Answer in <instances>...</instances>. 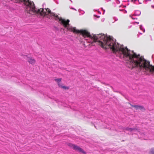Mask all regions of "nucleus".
I'll list each match as a JSON object with an SVG mask.
<instances>
[{"label":"nucleus","instance_id":"1","mask_svg":"<svg viewBox=\"0 0 154 154\" xmlns=\"http://www.w3.org/2000/svg\"><path fill=\"white\" fill-rule=\"evenodd\" d=\"M110 41L112 45L114 43V45L109 46L112 49V51L121 52L124 56L129 58V60L132 61L133 64L136 66L139 67H154V66H152L150 64V61L145 59L143 56L134 53L133 51H132L133 54H131L130 51L127 48H125L122 47H119V45L116 44L113 41L111 40Z\"/></svg>","mask_w":154,"mask_h":154},{"label":"nucleus","instance_id":"2","mask_svg":"<svg viewBox=\"0 0 154 154\" xmlns=\"http://www.w3.org/2000/svg\"><path fill=\"white\" fill-rule=\"evenodd\" d=\"M73 29L74 33H80L84 38L87 37L92 38L93 39V42H97L99 45L102 48L106 49L110 48L112 51V49L110 47L112 46V45H114V43H113V44L112 45V43L111 42H110V41L113 40L115 42H116L110 36L107 37L103 36L102 38H103V41H98L97 39L99 38V35H94L92 36L90 34V32L87 30L83 29L79 30L76 29L75 28H73Z\"/></svg>","mask_w":154,"mask_h":154},{"label":"nucleus","instance_id":"3","mask_svg":"<svg viewBox=\"0 0 154 154\" xmlns=\"http://www.w3.org/2000/svg\"><path fill=\"white\" fill-rule=\"evenodd\" d=\"M18 2H23L26 5V11L27 12L31 14H38V9H36L34 6L33 2L30 0H16Z\"/></svg>","mask_w":154,"mask_h":154},{"label":"nucleus","instance_id":"4","mask_svg":"<svg viewBox=\"0 0 154 154\" xmlns=\"http://www.w3.org/2000/svg\"><path fill=\"white\" fill-rule=\"evenodd\" d=\"M51 14L52 16H53L55 17L56 20H59V21L60 19L62 18L61 17L59 18L58 16L56 15L55 13H51V10L48 8L45 9V11H44V9L43 8L39 9V14H40V15L43 16H44L48 14Z\"/></svg>","mask_w":154,"mask_h":154},{"label":"nucleus","instance_id":"5","mask_svg":"<svg viewBox=\"0 0 154 154\" xmlns=\"http://www.w3.org/2000/svg\"><path fill=\"white\" fill-rule=\"evenodd\" d=\"M60 23L63 25L64 27L67 29L68 30L73 32V29L75 28V27H72L69 26V19L66 20L64 19H60Z\"/></svg>","mask_w":154,"mask_h":154},{"label":"nucleus","instance_id":"6","mask_svg":"<svg viewBox=\"0 0 154 154\" xmlns=\"http://www.w3.org/2000/svg\"><path fill=\"white\" fill-rule=\"evenodd\" d=\"M68 146L74 149L78 152L82 153L83 154H86V152L81 148L77 146H76L71 143H69L68 144Z\"/></svg>","mask_w":154,"mask_h":154},{"label":"nucleus","instance_id":"7","mask_svg":"<svg viewBox=\"0 0 154 154\" xmlns=\"http://www.w3.org/2000/svg\"><path fill=\"white\" fill-rule=\"evenodd\" d=\"M143 71L145 72L146 74H149L150 73L154 74V68H143Z\"/></svg>","mask_w":154,"mask_h":154},{"label":"nucleus","instance_id":"8","mask_svg":"<svg viewBox=\"0 0 154 154\" xmlns=\"http://www.w3.org/2000/svg\"><path fill=\"white\" fill-rule=\"evenodd\" d=\"M133 106L134 108V109L136 110L140 109L141 110H144L143 107L137 105Z\"/></svg>","mask_w":154,"mask_h":154},{"label":"nucleus","instance_id":"9","mask_svg":"<svg viewBox=\"0 0 154 154\" xmlns=\"http://www.w3.org/2000/svg\"><path fill=\"white\" fill-rule=\"evenodd\" d=\"M28 61L30 63L32 64H34L35 62V60L31 57L29 58L28 60Z\"/></svg>","mask_w":154,"mask_h":154},{"label":"nucleus","instance_id":"10","mask_svg":"<svg viewBox=\"0 0 154 154\" xmlns=\"http://www.w3.org/2000/svg\"><path fill=\"white\" fill-rule=\"evenodd\" d=\"M54 80L57 83L59 87L62 84L61 83V79H55Z\"/></svg>","mask_w":154,"mask_h":154},{"label":"nucleus","instance_id":"11","mask_svg":"<svg viewBox=\"0 0 154 154\" xmlns=\"http://www.w3.org/2000/svg\"><path fill=\"white\" fill-rule=\"evenodd\" d=\"M59 87L63 89V90H68L69 88V87L68 86H63L61 84Z\"/></svg>","mask_w":154,"mask_h":154},{"label":"nucleus","instance_id":"12","mask_svg":"<svg viewBox=\"0 0 154 154\" xmlns=\"http://www.w3.org/2000/svg\"><path fill=\"white\" fill-rule=\"evenodd\" d=\"M126 130L128 131H130L131 132H135L137 131V130H136L134 129H132L131 128H127L126 129Z\"/></svg>","mask_w":154,"mask_h":154},{"label":"nucleus","instance_id":"13","mask_svg":"<svg viewBox=\"0 0 154 154\" xmlns=\"http://www.w3.org/2000/svg\"><path fill=\"white\" fill-rule=\"evenodd\" d=\"M150 153L151 154H154V148L152 149L150 152Z\"/></svg>","mask_w":154,"mask_h":154}]
</instances>
